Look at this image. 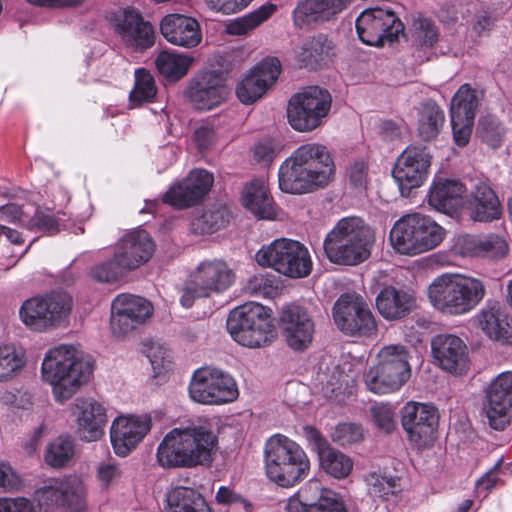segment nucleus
<instances>
[{
  "label": "nucleus",
  "instance_id": "0e129e2a",
  "mask_svg": "<svg viewBox=\"0 0 512 512\" xmlns=\"http://www.w3.org/2000/svg\"><path fill=\"white\" fill-rule=\"evenodd\" d=\"M275 288V277L271 274H257L250 278L248 289L257 295L269 294Z\"/></svg>",
  "mask_w": 512,
  "mask_h": 512
},
{
  "label": "nucleus",
  "instance_id": "8fccbe9b",
  "mask_svg": "<svg viewBox=\"0 0 512 512\" xmlns=\"http://www.w3.org/2000/svg\"><path fill=\"white\" fill-rule=\"evenodd\" d=\"M364 481L369 494L374 497L386 499L400 490L399 478L380 470L368 472Z\"/></svg>",
  "mask_w": 512,
  "mask_h": 512
},
{
  "label": "nucleus",
  "instance_id": "cd10ccee",
  "mask_svg": "<svg viewBox=\"0 0 512 512\" xmlns=\"http://www.w3.org/2000/svg\"><path fill=\"white\" fill-rule=\"evenodd\" d=\"M155 252V243L143 229L132 230L118 241L114 253L128 272L147 263Z\"/></svg>",
  "mask_w": 512,
  "mask_h": 512
},
{
  "label": "nucleus",
  "instance_id": "de8ad7c7",
  "mask_svg": "<svg viewBox=\"0 0 512 512\" xmlns=\"http://www.w3.org/2000/svg\"><path fill=\"white\" fill-rule=\"evenodd\" d=\"M479 101L476 91L467 83L454 94L450 105V119H474Z\"/></svg>",
  "mask_w": 512,
  "mask_h": 512
},
{
  "label": "nucleus",
  "instance_id": "e2e57ef3",
  "mask_svg": "<svg viewBox=\"0 0 512 512\" xmlns=\"http://www.w3.org/2000/svg\"><path fill=\"white\" fill-rule=\"evenodd\" d=\"M252 0H206L207 6L214 12L233 14L246 8Z\"/></svg>",
  "mask_w": 512,
  "mask_h": 512
},
{
  "label": "nucleus",
  "instance_id": "3c124183",
  "mask_svg": "<svg viewBox=\"0 0 512 512\" xmlns=\"http://www.w3.org/2000/svg\"><path fill=\"white\" fill-rule=\"evenodd\" d=\"M73 455V441L68 437L60 436L46 448L45 461L51 467L61 468L72 460Z\"/></svg>",
  "mask_w": 512,
  "mask_h": 512
},
{
  "label": "nucleus",
  "instance_id": "bb28decb",
  "mask_svg": "<svg viewBox=\"0 0 512 512\" xmlns=\"http://www.w3.org/2000/svg\"><path fill=\"white\" fill-rule=\"evenodd\" d=\"M152 426L149 415L119 416L112 422L110 439L118 456L128 455L146 436Z\"/></svg>",
  "mask_w": 512,
  "mask_h": 512
},
{
  "label": "nucleus",
  "instance_id": "9b49d317",
  "mask_svg": "<svg viewBox=\"0 0 512 512\" xmlns=\"http://www.w3.org/2000/svg\"><path fill=\"white\" fill-rule=\"evenodd\" d=\"M255 260L260 266L273 268L290 278H304L312 270L308 249L299 241L287 238H279L262 246Z\"/></svg>",
  "mask_w": 512,
  "mask_h": 512
},
{
  "label": "nucleus",
  "instance_id": "4d7b16f0",
  "mask_svg": "<svg viewBox=\"0 0 512 512\" xmlns=\"http://www.w3.org/2000/svg\"><path fill=\"white\" fill-rule=\"evenodd\" d=\"M479 133L481 139L492 148H498L502 143L503 129L495 120H480Z\"/></svg>",
  "mask_w": 512,
  "mask_h": 512
},
{
  "label": "nucleus",
  "instance_id": "bf43d9fd",
  "mask_svg": "<svg viewBox=\"0 0 512 512\" xmlns=\"http://www.w3.org/2000/svg\"><path fill=\"white\" fill-rule=\"evenodd\" d=\"M481 246L482 236L466 234L457 238L454 249L457 254L463 257H480Z\"/></svg>",
  "mask_w": 512,
  "mask_h": 512
},
{
  "label": "nucleus",
  "instance_id": "f704fd0d",
  "mask_svg": "<svg viewBox=\"0 0 512 512\" xmlns=\"http://www.w3.org/2000/svg\"><path fill=\"white\" fill-rule=\"evenodd\" d=\"M414 306L415 298L410 292L393 286L383 288L376 297V307L387 320L403 318Z\"/></svg>",
  "mask_w": 512,
  "mask_h": 512
},
{
  "label": "nucleus",
  "instance_id": "e433bc0d",
  "mask_svg": "<svg viewBox=\"0 0 512 512\" xmlns=\"http://www.w3.org/2000/svg\"><path fill=\"white\" fill-rule=\"evenodd\" d=\"M465 191V186L460 181L439 179L430 187L428 203L434 209L450 214L460 205Z\"/></svg>",
  "mask_w": 512,
  "mask_h": 512
},
{
  "label": "nucleus",
  "instance_id": "6e6552de",
  "mask_svg": "<svg viewBox=\"0 0 512 512\" xmlns=\"http://www.w3.org/2000/svg\"><path fill=\"white\" fill-rule=\"evenodd\" d=\"M445 230L432 218L420 213L403 215L390 231L392 247L403 255H418L437 247Z\"/></svg>",
  "mask_w": 512,
  "mask_h": 512
},
{
  "label": "nucleus",
  "instance_id": "20e7f679",
  "mask_svg": "<svg viewBox=\"0 0 512 512\" xmlns=\"http://www.w3.org/2000/svg\"><path fill=\"white\" fill-rule=\"evenodd\" d=\"M486 295L482 279L444 273L437 276L428 287L432 307L443 315L460 316L474 310Z\"/></svg>",
  "mask_w": 512,
  "mask_h": 512
},
{
  "label": "nucleus",
  "instance_id": "603ef678",
  "mask_svg": "<svg viewBox=\"0 0 512 512\" xmlns=\"http://www.w3.org/2000/svg\"><path fill=\"white\" fill-rule=\"evenodd\" d=\"M157 93L154 77L144 68H138L135 71L134 88L130 92L129 98L133 103H142L152 101Z\"/></svg>",
  "mask_w": 512,
  "mask_h": 512
},
{
  "label": "nucleus",
  "instance_id": "ddd939ff",
  "mask_svg": "<svg viewBox=\"0 0 512 512\" xmlns=\"http://www.w3.org/2000/svg\"><path fill=\"white\" fill-rule=\"evenodd\" d=\"M188 391L192 401L205 405L229 403L238 397V388L233 377L212 367H202L194 371Z\"/></svg>",
  "mask_w": 512,
  "mask_h": 512
},
{
  "label": "nucleus",
  "instance_id": "dca6fc26",
  "mask_svg": "<svg viewBox=\"0 0 512 512\" xmlns=\"http://www.w3.org/2000/svg\"><path fill=\"white\" fill-rule=\"evenodd\" d=\"M39 503L46 511L65 509L82 512L86 509L85 487L82 480L74 475L53 478L37 491Z\"/></svg>",
  "mask_w": 512,
  "mask_h": 512
},
{
  "label": "nucleus",
  "instance_id": "c9c22d12",
  "mask_svg": "<svg viewBox=\"0 0 512 512\" xmlns=\"http://www.w3.org/2000/svg\"><path fill=\"white\" fill-rule=\"evenodd\" d=\"M475 320L490 339L505 343L510 337L507 316L498 301L488 300Z\"/></svg>",
  "mask_w": 512,
  "mask_h": 512
},
{
  "label": "nucleus",
  "instance_id": "39448f33",
  "mask_svg": "<svg viewBox=\"0 0 512 512\" xmlns=\"http://www.w3.org/2000/svg\"><path fill=\"white\" fill-rule=\"evenodd\" d=\"M375 242L373 230L360 217L340 219L326 235L323 249L334 264L358 265L367 260Z\"/></svg>",
  "mask_w": 512,
  "mask_h": 512
},
{
  "label": "nucleus",
  "instance_id": "1a4fd4ad",
  "mask_svg": "<svg viewBox=\"0 0 512 512\" xmlns=\"http://www.w3.org/2000/svg\"><path fill=\"white\" fill-rule=\"evenodd\" d=\"M409 355L404 346L389 345L378 353V363L364 374L366 388L375 394L399 390L410 378Z\"/></svg>",
  "mask_w": 512,
  "mask_h": 512
},
{
  "label": "nucleus",
  "instance_id": "680f3d73",
  "mask_svg": "<svg viewBox=\"0 0 512 512\" xmlns=\"http://www.w3.org/2000/svg\"><path fill=\"white\" fill-rule=\"evenodd\" d=\"M450 120L455 143L460 147L465 146L469 142L474 119L459 118Z\"/></svg>",
  "mask_w": 512,
  "mask_h": 512
},
{
  "label": "nucleus",
  "instance_id": "2f4dec72",
  "mask_svg": "<svg viewBox=\"0 0 512 512\" xmlns=\"http://www.w3.org/2000/svg\"><path fill=\"white\" fill-rule=\"evenodd\" d=\"M160 32L173 45L193 48L202 40L198 21L182 14L166 15L160 22Z\"/></svg>",
  "mask_w": 512,
  "mask_h": 512
},
{
  "label": "nucleus",
  "instance_id": "4468645a",
  "mask_svg": "<svg viewBox=\"0 0 512 512\" xmlns=\"http://www.w3.org/2000/svg\"><path fill=\"white\" fill-rule=\"evenodd\" d=\"M356 32L366 45L384 46L393 43L404 31V25L392 10L369 8L357 17Z\"/></svg>",
  "mask_w": 512,
  "mask_h": 512
},
{
  "label": "nucleus",
  "instance_id": "c03bdc74",
  "mask_svg": "<svg viewBox=\"0 0 512 512\" xmlns=\"http://www.w3.org/2000/svg\"><path fill=\"white\" fill-rule=\"evenodd\" d=\"M444 113L434 102L428 101L421 106L418 116V135L423 141H430L437 137L443 124Z\"/></svg>",
  "mask_w": 512,
  "mask_h": 512
},
{
  "label": "nucleus",
  "instance_id": "5fc2aeb1",
  "mask_svg": "<svg viewBox=\"0 0 512 512\" xmlns=\"http://www.w3.org/2000/svg\"><path fill=\"white\" fill-rule=\"evenodd\" d=\"M480 257L488 259L503 258L508 252L506 241L498 235L482 236V246L480 248Z\"/></svg>",
  "mask_w": 512,
  "mask_h": 512
},
{
  "label": "nucleus",
  "instance_id": "37998d69",
  "mask_svg": "<svg viewBox=\"0 0 512 512\" xmlns=\"http://www.w3.org/2000/svg\"><path fill=\"white\" fill-rule=\"evenodd\" d=\"M318 455L321 468L336 479L347 477L353 469L352 460L329 445L319 446Z\"/></svg>",
  "mask_w": 512,
  "mask_h": 512
},
{
  "label": "nucleus",
  "instance_id": "69168bd1",
  "mask_svg": "<svg viewBox=\"0 0 512 512\" xmlns=\"http://www.w3.org/2000/svg\"><path fill=\"white\" fill-rule=\"evenodd\" d=\"M120 477L121 470L118 465L109 462H104L99 465L97 478L103 487H108L118 482Z\"/></svg>",
  "mask_w": 512,
  "mask_h": 512
},
{
  "label": "nucleus",
  "instance_id": "4c0bfd02",
  "mask_svg": "<svg viewBox=\"0 0 512 512\" xmlns=\"http://www.w3.org/2000/svg\"><path fill=\"white\" fill-rule=\"evenodd\" d=\"M242 203L257 218L273 219L276 216L273 199L265 182L261 179H254L245 185Z\"/></svg>",
  "mask_w": 512,
  "mask_h": 512
},
{
  "label": "nucleus",
  "instance_id": "b1692460",
  "mask_svg": "<svg viewBox=\"0 0 512 512\" xmlns=\"http://www.w3.org/2000/svg\"><path fill=\"white\" fill-rule=\"evenodd\" d=\"M282 334L289 348L301 352L313 341L315 324L307 310L296 304L283 307L280 315Z\"/></svg>",
  "mask_w": 512,
  "mask_h": 512
},
{
  "label": "nucleus",
  "instance_id": "aec40b11",
  "mask_svg": "<svg viewBox=\"0 0 512 512\" xmlns=\"http://www.w3.org/2000/svg\"><path fill=\"white\" fill-rule=\"evenodd\" d=\"M153 306L145 298L120 294L111 304L110 325L115 335H124L133 331L152 316Z\"/></svg>",
  "mask_w": 512,
  "mask_h": 512
},
{
  "label": "nucleus",
  "instance_id": "864d4df0",
  "mask_svg": "<svg viewBox=\"0 0 512 512\" xmlns=\"http://www.w3.org/2000/svg\"><path fill=\"white\" fill-rule=\"evenodd\" d=\"M126 273H128V270L116 258L115 253L112 259L98 263L90 269L91 278L99 283H115Z\"/></svg>",
  "mask_w": 512,
  "mask_h": 512
},
{
  "label": "nucleus",
  "instance_id": "052dcab7",
  "mask_svg": "<svg viewBox=\"0 0 512 512\" xmlns=\"http://www.w3.org/2000/svg\"><path fill=\"white\" fill-rule=\"evenodd\" d=\"M363 438V429L355 423H341L336 427L334 439L340 445L357 443Z\"/></svg>",
  "mask_w": 512,
  "mask_h": 512
},
{
  "label": "nucleus",
  "instance_id": "423d86ee",
  "mask_svg": "<svg viewBox=\"0 0 512 512\" xmlns=\"http://www.w3.org/2000/svg\"><path fill=\"white\" fill-rule=\"evenodd\" d=\"M267 477L281 487H293L310 471V461L302 447L282 434L271 436L265 443Z\"/></svg>",
  "mask_w": 512,
  "mask_h": 512
},
{
  "label": "nucleus",
  "instance_id": "f8f14e48",
  "mask_svg": "<svg viewBox=\"0 0 512 512\" xmlns=\"http://www.w3.org/2000/svg\"><path fill=\"white\" fill-rule=\"evenodd\" d=\"M331 103V95L326 89L307 87L290 98L287 106L288 122L296 131H312L322 125Z\"/></svg>",
  "mask_w": 512,
  "mask_h": 512
},
{
  "label": "nucleus",
  "instance_id": "473e14b6",
  "mask_svg": "<svg viewBox=\"0 0 512 512\" xmlns=\"http://www.w3.org/2000/svg\"><path fill=\"white\" fill-rule=\"evenodd\" d=\"M468 209L471 218L478 222H490L501 215L500 202L496 193L483 180L473 183L468 199Z\"/></svg>",
  "mask_w": 512,
  "mask_h": 512
},
{
  "label": "nucleus",
  "instance_id": "09e8293b",
  "mask_svg": "<svg viewBox=\"0 0 512 512\" xmlns=\"http://www.w3.org/2000/svg\"><path fill=\"white\" fill-rule=\"evenodd\" d=\"M25 353L12 344L0 346V382L16 377L25 366Z\"/></svg>",
  "mask_w": 512,
  "mask_h": 512
},
{
  "label": "nucleus",
  "instance_id": "72a5a7b5",
  "mask_svg": "<svg viewBox=\"0 0 512 512\" xmlns=\"http://www.w3.org/2000/svg\"><path fill=\"white\" fill-rule=\"evenodd\" d=\"M353 0H304L293 11L297 26L311 22L327 21L346 9Z\"/></svg>",
  "mask_w": 512,
  "mask_h": 512
},
{
  "label": "nucleus",
  "instance_id": "5701e85b",
  "mask_svg": "<svg viewBox=\"0 0 512 512\" xmlns=\"http://www.w3.org/2000/svg\"><path fill=\"white\" fill-rule=\"evenodd\" d=\"M287 512H347L340 496L321 487L318 480H310L299 492L290 497Z\"/></svg>",
  "mask_w": 512,
  "mask_h": 512
},
{
  "label": "nucleus",
  "instance_id": "6ab92c4d",
  "mask_svg": "<svg viewBox=\"0 0 512 512\" xmlns=\"http://www.w3.org/2000/svg\"><path fill=\"white\" fill-rule=\"evenodd\" d=\"M483 411L491 428L502 431L512 420V372L496 376L490 383Z\"/></svg>",
  "mask_w": 512,
  "mask_h": 512
},
{
  "label": "nucleus",
  "instance_id": "6e6d98bb",
  "mask_svg": "<svg viewBox=\"0 0 512 512\" xmlns=\"http://www.w3.org/2000/svg\"><path fill=\"white\" fill-rule=\"evenodd\" d=\"M371 416L375 425L386 433L395 428V413L390 404H377L371 407Z\"/></svg>",
  "mask_w": 512,
  "mask_h": 512
},
{
  "label": "nucleus",
  "instance_id": "9d476101",
  "mask_svg": "<svg viewBox=\"0 0 512 512\" xmlns=\"http://www.w3.org/2000/svg\"><path fill=\"white\" fill-rule=\"evenodd\" d=\"M72 310V298L64 291H51L26 299L19 308L22 323L32 331L46 332L64 323Z\"/></svg>",
  "mask_w": 512,
  "mask_h": 512
},
{
  "label": "nucleus",
  "instance_id": "7c9ffc66",
  "mask_svg": "<svg viewBox=\"0 0 512 512\" xmlns=\"http://www.w3.org/2000/svg\"><path fill=\"white\" fill-rule=\"evenodd\" d=\"M199 291L210 296L226 291L235 281V273L223 260H205L198 264L191 274Z\"/></svg>",
  "mask_w": 512,
  "mask_h": 512
},
{
  "label": "nucleus",
  "instance_id": "774afa93",
  "mask_svg": "<svg viewBox=\"0 0 512 512\" xmlns=\"http://www.w3.org/2000/svg\"><path fill=\"white\" fill-rule=\"evenodd\" d=\"M33 505L26 498H0V512H32Z\"/></svg>",
  "mask_w": 512,
  "mask_h": 512
},
{
  "label": "nucleus",
  "instance_id": "ea45409f",
  "mask_svg": "<svg viewBox=\"0 0 512 512\" xmlns=\"http://www.w3.org/2000/svg\"><path fill=\"white\" fill-rule=\"evenodd\" d=\"M331 42L327 37L318 35L302 42L296 51V58L301 66L316 69L330 58Z\"/></svg>",
  "mask_w": 512,
  "mask_h": 512
},
{
  "label": "nucleus",
  "instance_id": "f257e3e1",
  "mask_svg": "<svg viewBox=\"0 0 512 512\" xmlns=\"http://www.w3.org/2000/svg\"><path fill=\"white\" fill-rule=\"evenodd\" d=\"M334 172V161L325 145L316 142L302 144L281 163L279 188L297 195L314 192L326 187Z\"/></svg>",
  "mask_w": 512,
  "mask_h": 512
},
{
  "label": "nucleus",
  "instance_id": "a18cd8bd",
  "mask_svg": "<svg viewBox=\"0 0 512 512\" xmlns=\"http://www.w3.org/2000/svg\"><path fill=\"white\" fill-rule=\"evenodd\" d=\"M193 58L187 55L162 51L155 60V64L159 73L171 80H179L184 77L191 64Z\"/></svg>",
  "mask_w": 512,
  "mask_h": 512
},
{
  "label": "nucleus",
  "instance_id": "c85d7f7f",
  "mask_svg": "<svg viewBox=\"0 0 512 512\" xmlns=\"http://www.w3.org/2000/svg\"><path fill=\"white\" fill-rule=\"evenodd\" d=\"M433 358L450 373L462 374L468 365V349L464 341L453 334H438L431 340Z\"/></svg>",
  "mask_w": 512,
  "mask_h": 512
},
{
  "label": "nucleus",
  "instance_id": "f3484780",
  "mask_svg": "<svg viewBox=\"0 0 512 512\" xmlns=\"http://www.w3.org/2000/svg\"><path fill=\"white\" fill-rule=\"evenodd\" d=\"M335 325L350 336H370L377 330L374 316L364 301L354 294H342L333 306Z\"/></svg>",
  "mask_w": 512,
  "mask_h": 512
},
{
  "label": "nucleus",
  "instance_id": "7ed1b4c3",
  "mask_svg": "<svg viewBox=\"0 0 512 512\" xmlns=\"http://www.w3.org/2000/svg\"><path fill=\"white\" fill-rule=\"evenodd\" d=\"M92 372V363L72 345L49 349L41 365L43 380L51 385L55 400L61 404L89 381Z\"/></svg>",
  "mask_w": 512,
  "mask_h": 512
},
{
  "label": "nucleus",
  "instance_id": "49530a36",
  "mask_svg": "<svg viewBox=\"0 0 512 512\" xmlns=\"http://www.w3.org/2000/svg\"><path fill=\"white\" fill-rule=\"evenodd\" d=\"M276 11L274 4H264L258 9L236 18L226 26V32L230 35H245L266 21Z\"/></svg>",
  "mask_w": 512,
  "mask_h": 512
},
{
  "label": "nucleus",
  "instance_id": "a878e982",
  "mask_svg": "<svg viewBox=\"0 0 512 512\" xmlns=\"http://www.w3.org/2000/svg\"><path fill=\"white\" fill-rule=\"evenodd\" d=\"M281 72L277 58H267L258 63L236 86L241 103L249 105L259 100L276 82Z\"/></svg>",
  "mask_w": 512,
  "mask_h": 512
},
{
  "label": "nucleus",
  "instance_id": "a211bd4d",
  "mask_svg": "<svg viewBox=\"0 0 512 512\" xmlns=\"http://www.w3.org/2000/svg\"><path fill=\"white\" fill-rule=\"evenodd\" d=\"M438 420L436 408L428 404L408 402L401 411V424L408 440L419 448L434 441Z\"/></svg>",
  "mask_w": 512,
  "mask_h": 512
},
{
  "label": "nucleus",
  "instance_id": "13d9d810",
  "mask_svg": "<svg viewBox=\"0 0 512 512\" xmlns=\"http://www.w3.org/2000/svg\"><path fill=\"white\" fill-rule=\"evenodd\" d=\"M26 227L30 230H39L49 234H55L59 230L55 217L40 210H36L35 214L27 219Z\"/></svg>",
  "mask_w": 512,
  "mask_h": 512
},
{
  "label": "nucleus",
  "instance_id": "f03ea898",
  "mask_svg": "<svg viewBox=\"0 0 512 512\" xmlns=\"http://www.w3.org/2000/svg\"><path fill=\"white\" fill-rule=\"evenodd\" d=\"M217 445L216 435L205 425L189 423L171 429L157 448L163 468H195L210 465Z\"/></svg>",
  "mask_w": 512,
  "mask_h": 512
},
{
  "label": "nucleus",
  "instance_id": "4be33fe9",
  "mask_svg": "<svg viewBox=\"0 0 512 512\" xmlns=\"http://www.w3.org/2000/svg\"><path fill=\"white\" fill-rule=\"evenodd\" d=\"M431 156L425 147L408 146L397 158L392 175L401 191L420 187L428 176Z\"/></svg>",
  "mask_w": 512,
  "mask_h": 512
},
{
  "label": "nucleus",
  "instance_id": "a19ab883",
  "mask_svg": "<svg viewBox=\"0 0 512 512\" xmlns=\"http://www.w3.org/2000/svg\"><path fill=\"white\" fill-rule=\"evenodd\" d=\"M170 512H211L203 496L196 490L178 486L167 494Z\"/></svg>",
  "mask_w": 512,
  "mask_h": 512
},
{
  "label": "nucleus",
  "instance_id": "393cba45",
  "mask_svg": "<svg viewBox=\"0 0 512 512\" xmlns=\"http://www.w3.org/2000/svg\"><path fill=\"white\" fill-rule=\"evenodd\" d=\"M76 423V434L86 442L97 441L104 434L107 423L105 407L91 397H78L71 405Z\"/></svg>",
  "mask_w": 512,
  "mask_h": 512
},
{
  "label": "nucleus",
  "instance_id": "58836bf2",
  "mask_svg": "<svg viewBox=\"0 0 512 512\" xmlns=\"http://www.w3.org/2000/svg\"><path fill=\"white\" fill-rule=\"evenodd\" d=\"M438 41V31L434 23L426 18L415 19L411 34L413 55L420 63L430 60L433 47Z\"/></svg>",
  "mask_w": 512,
  "mask_h": 512
},
{
  "label": "nucleus",
  "instance_id": "79ce46f5",
  "mask_svg": "<svg viewBox=\"0 0 512 512\" xmlns=\"http://www.w3.org/2000/svg\"><path fill=\"white\" fill-rule=\"evenodd\" d=\"M229 221V211L223 205H213L196 215L190 225L194 234H212L226 225Z\"/></svg>",
  "mask_w": 512,
  "mask_h": 512
},
{
  "label": "nucleus",
  "instance_id": "2eb2a0df",
  "mask_svg": "<svg viewBox=\"0 0 512 512\" xmlns=\"http://www.w3.org/2000/svg\"><path fill=\"white\" fill-rule=\"evenodd\" d=\"M107 18L115 35L126 47L144 51L154 45L153 26L144 20L136 8L119 7L111 11Z\"/></svg>",
  "mask_w": 512,
  "mask_h": 512
},
{
  "label": "nucleus",
  "instance_id": "0eeeda50",
  "mask_svg": "<svg viewBox=\"0 0 512 512\" xmlns=\"http://www.w3.org/2000/svg\"><path fill=\"white\" fill-rule=\"evenodd\" d=\"M226 327L235 342L251 349L267 347L276 339L271 310L257 302H247L230 311Z\"/></svg>",
  "mask_w": 512,
  "mask_h": 512
},
{
  "label": "nucleus",
  "instance_id": "338daca9",
  "mask_svg": "<svg viewBox=\"0 0 512 512\" xmlns=\"http://www.w3.org/2000/svg\"><path fill=\"white\" fill-rule=\"evenodd\" d=\"M503 463V458H500L495 465L485 473L484 476L481 477L477 481V489L479 491H483L486 494H488L493 488L496 487L498 482L500 481V478L497 476V471L501 467Z\"/></svg>",
  "mask_w": 512,
  "mask_h": 512
},
{
  "label": "nucleus",
  "instance_id": "412c9836",
  "mask_svg": "<svg viewBox=\"0 0 512 512\" xmlns=\"http://www.w3.org/2000/svg\"><path fill=\"white\" fill-rule=\"evenodd\" d=\"M214 183L213 174L205 169H193L179 182L174 183L163 195V202L177 209L200 203Z\"/></svg>",
  "mask_w": 512,
  "mask_h": 512
},
{
  "label": "nucleus",
  "instance_id": "c756f323",
  "mask_svg": "<svg viewBox=\"0 0 512 512\" xmlns=\"http://www.w3.org/2000/svg\"><path fill=\"white\" fill-rule=\"evenodd\" d=\"M188 94L197 109L210 110L225 100L227 90L221 73L206 71L195 77Z\"/></svg>",
  "mask_w": 512,
  "mask_h": 512
}]
</instances>
